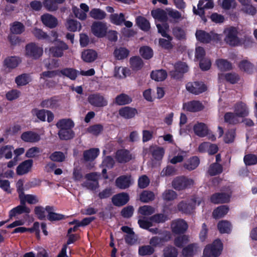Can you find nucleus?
I'll list each match as a JSON object with an SVG mask.
<instances>
[{
    "label": "nucleus",
    "instance_id": "6ab92c4d",
    "mask_svg": "<svg viewBox=\"0 0 257 257\" xmlns=\"http://www.w3.org/2000/svg\"><path fill=\"white\" fill-rule=\"evenodd\" d=\"M116 161L120 163H125L132 160L130 152L125 149H120L117 151L115 155Z\"/></svg>",
    "mask_w": 257,
    "mask_h": 257
},
{
    "label": "nucleus",
    "instance_id": "f257e3e1",
    "mask_svg": "<svg viewBox=\"0 0 257 257\" xmlns=\"http://www.w3.org/2000/svg\"><path fill=\"white\" fill-rule=\"evenodd\" d=\"M223 249V244L219 239H216L211 244H207L203 250L204 257H218Z\"/></svg>",
    "mask_w": 257,
    "mask_h": 257
},
{
    "label": "nucleus",
    "instance_id": "79ce46f5",
    "mask_svg": "<svg viewBox=\"0 0 257 257\" xmlns=\"http://www.w3.org/2000/svg\"><path fill=\"white\" fill-rule=\"evenodd\" d=\"M132 101V98L125 93H121L115 98V103L118 105H124L130 104Z\"/></svg>",
    "mask_w": 257,
    "mask_h": 257
},
{
    "label": "nucleus",
    "instance_id": "7ed1b4c3",
    "mask_svg": "<svg viewBox=\"0 0 257 257\" xmlns=\"http://www.w3.org/2000/svg\"><path fill=\"white\" fill-rule=\"evenodd\" d=\"M193 184L194 180L192 179L184 176L177 177L172 183L173 187L178 191L190 188Z\"/></svg>",
    "mask_w": 257,
    "mask_h": 257
},
{
    "label": "nucleus",
    "instance_id": "ea45409f",
    "mask_svg": "<svg viewBox=\"0 0 257 257\" xmlns=\"http://www.w3.org/2000/svg\"><path fill=\"white\" fill-rule=\"evenodd\" d=\"M167 76V72L163 69L153 71L151 73V77L156 81H163Z\"/></svg>",
    "mask_w": 257,
    "mask_h": 257
},
{
    "label": "nucleus",
    "instance_id": "0eeeda50",
    "mask_svg": "<svg viewBox=\"0 0 257 257\" xmlns=\"http://www.w3.org/2000/svg\"><path fill=\"white\" fill-rule=\"evenodd\" d=\"M88 101L92 106L101 107L107 105V100L99 93H93L88 97Z\"/></svg>",
    "mask_w": 257,
    "mask_h": 257
},
{
    "label": "nucleus",
    "instance_id": "bb28decb",
    "mask_svg": "<svg viewBox=\"0 0 257 257\" xmlns=\"http://www.w3.org/2000/svg\"><path fill=\"white\" fill-rule=\"evenodd\" d=\"M100 153L98 148H90L83 152V156L86 162L94 161L99 155Z\"/></svg>",
    "mask_w": 257,
    "mask_h": 257
},
{
    "label": "nucleus",
    "instance_id": "f8f14e48",
    "mask_svg": "<svg viewBox=\"0 0 257 257\" xmlns=\"http://www.w3.org/2000/svg\"><path fill=\"white\" fill-rule=\"evenodd\" d=\"M33 165V160L28 159L20 163L17 167L16 173L17 175L22 176L29 173Z\"/></svg>",
    "mask_w": 257,
    "mask_h": 257
},
{
    "label": "nucleus",
    "instance_id": "e2e57ef3",
    "mask_svg": "<svg viewBox=\"0 0 257 257\" xmlns=\"http://www.w3.org/2000/svg\"><path fill=\"white\" fill-rule=\"evenodd\" d=\"M13 147L10 145H6L0 148V157L4 155L7 159H10L12 158V150Z\"/></svg>",
    "mask_w": 257,
    "mask_h": 257
},
{
    "label": "nucleus",
    "instance_id": "774afa93",
    "mask_svg": "<svg viewBox=\"0 0 257 257\" xmlns=\"http://www.w3.org/2000/svg\"><path fill=\"white\" fill-rule=\"evenodd\" d=\"M163 251L164 257H177L178 255L177 249L172 246L166 247Z\"/></svg>",
    "mask_w": 257,
    "mask_h": 257
},
{
    "label": "nucleus",
    "instance_id": "bf43d9fd",
    "mask_svg": "<svg viewBox=\"0 0 257 257\" xmlns=\"http://www.w3.org/2000/svg\"><path fill=\"white\" fill-rule=\"evenodd\" d=\"M243 162L245 166H250L257 164V155L248 154L244 155Z\"/></svg>",
    "mask_w": 257,
    "mask_h": 257
},
{
    "label": "nucleus",
    "instance_id": "c9c22d12",
    "mask_svg": "<svg viewBox=\"0 0 257 257\" xmlns=\"http://www.w3.org/2000/svg\"><path fill=\"white\" fill-rule=\"evenodd\" d=\"M58 135L61 140H69L74 137L75 133L72 129L60 128Z\"/></svg>",
    "mask_w": 257,
    "mask_h": 257
},
{
    "label": "nucleus",
    "instance_id": "4468645a",
    "mask_svg": "<svg viewBox=\"0 0 257 257\" xmlns=\"http://www.w3.org/2000/svg\"><path fill=\"white\" fill-rule=\"evenodd\" d=\"M195 201L192 202L182 201L178 204L177 209L182 213L190 214L195 208Z\"/></svg>",
    "mask_w": 257,
    "mask_h": 257
},
{
    "label": "nucleus",
    "instance_id": "9d476101",
    "mask_svg": "<svg viewBox=\"0 0 257 257\" xmlns=\"http://www.w3.org/2000/svg\"><path fill=\"white\" fill-rule=\"evenodd\" d=\"M187 222L183 219H179L172 222L171 228L172 232L175 234H183L188 228Z\"/></svg>",
    "mask_w": 257,
    "mask_h": 257
},
{
    "label": "nucleus",
    "instance_id": "aec40b11",
    "mask_svg": "<svg viewBox=\"0 0 257 257\" xmlns=\"http://www.w3.org/2000/svg\"><path fill=\"white\" fill-rule=\"evenodd\" d=\"M46 211L48 213L47 219L50 221H59L65 219V215L53 212V206L47 205L45 207Z\"/></svg>",
    "mask_w": 257,
    "mask_h": 257
},
{
    "label": "nucleus",
    "instance_id": "4be33fe9",
    "mask_svg": "<svg viewBox=\"0 0 257 257\" xmlns=\"http://www.w3.org/2000/svg\"><path fill=\"white\" fill-rule=\"evenodd\" d=\"M196 135L199 137H204L209 134V130L206 124L203 122H197L193 126Z\"/></svg>",
    "mask_w": 257,
    "mask_h": 257
},
{
    "label": "nucleus",
    "instance_id": "dca6fc26",
    "mask_svg": "<svg viewBox=\"0 0 257 257\" xmlns=\"http://www.w3.org/2000/svg\"><path fill=\"white\" fill-rule=\"evenodd\" d=\"M171 238V235L169 232H166L163 237L158 236H153L150 240V244L152 247H161L165 242L168 241Z\"/></svg>",
    "mask_w": 257,
    "mask_h": 257
},
{
    "label": "nucleus",
    "instance_id": "b1692460",
    "mask_svg": "<svg viewBox=\"0 0 257 257\" xmlns=\"http://www.w3.org/2000/svg\"><path fill=\"white\" fill-rule=\"evenodd\" d=\"M131 184L130 176L121 175L118 177L115 180L116 186L121 189H125L128 188Z\"/></svg>",
    "mask_w": 257,
    "mask_h": 257
},
{
    "label": "nucleus",
    "instance_id": "c85d7f7f",
    "mask_svg": "<svg viewBox=\"0 0 257 257\" xmlns=\"http://www.w3.org/2000/svg\"><path fill=\"white\" fill-rule=\"evenodd\" d=\"M31 212L30 208L23 205H18L13 208L9 211V217L12 219L17 215L22 214L23 213L29 214Z\"/></svg>",
    "mask_w": 257,
    "mask_h": 257
},
{
    "label": "nucleus",
    "instance_id": "052dcab7",
    "mask_svg": "<svg viewBox=\"0 0 257 257\" xmlns=\"http://www.w3.org/2000/svg\"><path fill=\"white\" fill-rule=\"evenodd\" d=\"M67 29L71 32H75L78 29L80 31L81 28V24L77 21L73 19H70L67 21Z\"/></svg>",
    "mask_w": 257,
    "mask_h": 257
},
{
    "label": "nucleus",
    "instance_id": "5fc2aeb1",
    "mask_svg": "<svg viewBox=\"0 0 257 257\" xmlns=\"http://www.w3.org/2000/svg\"><path fill=\"white\" fill-rule=\"evenodd\" d=\"M172 32L174 36L177 40L180 41L186 40V32L182 28L175 27L173 28Z\"/></svg>",
    "mask_w": 257,
    "mask_h": 257
},
{
    "label": "nucleus",
    "instance_id": "473e14b6",
    "mask_svg": "<svg viewBox=\"0 0 257 257\" xmlns=\"http://www.w3.org/2000/svg\"><path fill=\"white\" fill-rule=\"evenodd\" d=\"M197 40L203 43H209L212 40L211 36L203 30H197L195 33Z\"/></svg>",
    "mask_w": 257,
    "mask_h": 257
},
{
    "label": "nucleus",
    "instance_id": "a18cd8bd",
    "mask_svg": "<svg viewBox=\"0 0 257 257\" xmlns=\"http://www.w3.org/2000/svg\"><path fill=\"white\" fill-rule=\"evenodd\" d=\"M136 23L138 27L144 31H148L150 29L149 21L144 17H138L136 18Z\"/></svg>",
    "mask_w": 257,
    "mask_h": 257
},
{
    "label": "nucleus",
    "instance_id": "f3484780",
    "mask_svg": "<svg viewBox=\"0 0 257 257\" xmlns=\"http://www.w3.org/2000/svg\"><path fill=\"white\" fill-rule=\"evenodd\" d=\"M41 19L44 25L51 29L55 28L58 25L57 18L48 13L42 15Z\"/></svg>",
    "mask_w": 257,
    "mask_h": 257
},
{
    "label": "nucleus",
    "instance_id": "2f4dec72",
    "mask_svg": "<svg viewBox=\"0 0 257 257\" xmlns=\"http://www.w3.org/2000/svg\"><path fill=\"white\" fill-rule=\"evenodd\" d=\"M217 229L220 233H230L232 230L231 223L225 220L219 221L217 223Z\"/></svg>",
    "mask_w": 257,
    "mask_h": 257
},
{
    "label": "nucleus",
    "instance_id": "c03bdc74",
    "mask_svg": "<svg viewBox=\"0 0 257 257\" xmlns=\"http://www.w3.org/2000/svg\"><path fill=\"white\" fill-rule=\"evenodd\" d=\"M89 16L94 20H102L105 18L106 14L100 9L94 8L90 11Z\"/></svg>",
    "mask_w": 257,
    "mask_h": 257
},
{
    "label": "nucleus",
    "instance_id": "ddd939ff",
    "mask_svg": "<svg viewBox=\"0 0 257 257\" xmlns=\"http://www.w3.org/2000/svg\"><path fill=\"white\" fill-rule=\"evenodd\" d=\"M183 107L188 111L196 112L202 110L204 106L200 101L194 100L184 103Z\"/></svg>",
    "mask_w": 257,
    "mask_h": 257
},
{
    "label": "nucleus",
    "instance_id": "e433bc0d",
    "mask_svg": "<svg viewBox=\"0 0 257 257\" xmlns=\"http://www.w3.org/2000/svg\"><path fill=\"white\" fill-rule=\"evenodd\" d=\"M74 122L70 118H63L59 120L56 125L58 128L72 129L74 126Z\"/></svg>",
    "mask_w": 257,
    "mask_h": 257
},
{
    "label": "nucleus",
    "instance_id": "a211bd4d",
    "mask_svg": "<svg viewBox=\"0 0 257 257\" xmlns=\"http://www.w3.org/2000/svg\"><path fill=\"white\" fill-rule=\"evenodd\" d=\"M230 200V196L226 193H215L210 197V201L214 204L227 203Z\"/></svg>",
    "mask_w": 257,
    "mask_h": 257
},
{
    "label": "nucleus",
    "instance_id": "4c0bfd02",
    "mask_svg": "<svg viewBox=\"0 0 257 257\" xmlns=\"http://www.w3.org/2000/svg\"><path fill=\"white\" fill-rule=\"evenodd\" d=\"M239 69L248 74L252 73L254 69V65L247 60H242L238 64Z\"/></svg>",
    "mask_w": 257,
    "mask_h": 257
},
{
    "label": "nucleus",
    "instance_id": "338daca9",
    "mask_svg": "<svg viewBox=\"0 0 257 257\" xmlns=\"http://www.w3.org/2000/svg\"><path fill=\"white\" fill-rule=\"evenodd\" d=\"M189 241L188 237L186 235H183L176 237L174 241L175 245L178 247L182 248Z\"/></svg>",
    "mask_w": 257,
    "mask_h": 257
},
{
    "label": "nucleus",
    "instance_id": "603ef678",
    "mask_svg": "<svg viewBox=\"0 0 257 257\" xmlns=\"http://www.w3.org/2000/svg\"><path fill=\"white\" fill-rule=\"evenodd\" d=\"M124 15L123 13L112 14L109 16L110 21L112 24L117 26H120L124 22Z\"/></svg>",
    "mask_w": 257,
    "mask_h": 257
},
{
    "label": "nucleus",
    "instance_id": "13d9d810",
    "mask_svg": "<svg viewBox=\"0 0 257 257\" xmlns=\"http://www.w3.org/2000/svg\"><path fill=\"white\" fill-rule=\"evenodd\" d=\"M11 32L13 34H21L25 31V26L19 22L13 23L10 28Z\"/></svg>",
    "mask_w": 257,
    "mask_h": 257
},
{
    "label": "nucleus",
    "instance_id": "20e7f679",
    "mask_svg": "<svg viewBox=\"0 0 257 257\" xmlns=\"http://www.w3.org/2000/svg\"><path fill=\"white\" fill-rule=\"evenodd\" d=\"M26 55L27 57L35 60L38 59L43 54V50L42 47L35 43H30L25 47Z\"/></svg>",
    "mask_w": 257,
    "mask_h": 257
},
{
    "label": "nucleus",
    "instance_id": "f03ea898",
    "mask_svg": "<svg viewBox=\"0 0 257 257\" xmlns=\"http://www.w3.org/2000/svg\"><path fill=\"white\" fill-rule=\"evenodd\" d=\"M225 35L224 41L231 46H237L241 44V40L238 37V31L236 28L230 27L224 31Z\"/></svg>",
    "mask_w": 257,
    "mask_h": 257
},
{
    "label": "nucleus",
    "instance_id": "393cba45",
    "mask_svg": "<svg viewBox=\"0 0 257 257\" xmlns=\"http://www.w3.org/2000/svg\"><path fill=\"white\" fill-rule=\"evenodd\" d=\"M167 12L160 8H157L151 11L152 16L155 19L162 23H167L168 20Z\"/></svg>",
    "mask_w": 257,
    "mask_h": 257
},
{
    "label": "nucleus",
    "instance_id": "a878e982",
    "mask_svg": "<svg viewBox=\"0 0 257 257\" xmlns=\"http://www.w3.org/2000/svg\"><path fill=\"white\" fill-rule=\"evenodd\" d=\"M79 71L73 68H65L59 70L61 76L66 77L71 80H75L79 75Z\"/></svg>",
    "mask_w": 257,
    "mask_h": 257
},
{
    "label": "nucleus",
    "instance_id": "09e8293b",
    "mask_svg": "<svg viewBox=\"0 0 257 257\" xmlns=\"http://www.w3.org/2000/svg\"><path fill=\"white\" fill-rule=\"evenodd\" d=\"M139 52L141 56L146 60H149L153 56V49L149 46H142L140 48Z\"/></svg>",
    "mask_w": 257,
    "mask_h": 257
},
{
    "label": "nucleus",
    "instance_id": "c756f323",
    "mask_svg": "<svg viewBox=\"0 0 257 257\" xmlns=\"http://www.w3.org/2000/svg\"><path fill=\"white\" fill-rule=\"evenodd\" d=\"M81 57L82 60L86 62H92L97 58V53L93 50L87 49L82 52Z\"/></svg>",
    "mask_w": 257,
    "mask_h": 257
},
{
    "label": "nucleus",
    "instance_id": "680f3d73",
    "mask_svg": "<svg viewBox=\"0 0 257 257\" xmlns=\"http://www.w3.org/2000/svg\"><path fill=\"white\" fill-rule=\"evenodd\" d=\"M223 168L221 165L218 163L212 164L210 166L208 173L211 176H215L222 172Z\"/></svg>",
    "mask_w": 257,
    "mask_h": 257
},
{
    "label": "nucleus",
    "instance_id": "0e129e2a",
    "mask_svg": "<svg viewBox=\"0 0 257 257\" xmlns=\"http://www.w3.org/2000/svg\"><path fill=\"white\" fill-rule=\"evenodd\" d=\"M196 247L195 243H191L182 249V254L185 257H192L194 254V249Z\"/></svg>",
    "mask_w": 257,
    "mask_h": 257
},
{
    "label": "nucleus",
    "instance_id": "6e6d98bb",
    "mask_svg": "<svg viewBox=\"0 0 257 257\" xmlns=\"http://www.w3.org/2000/svg\"><path fill=\"white\" fill-rule=\"evenodd\" d=\"M155 251L154 248L151 245H145L139 247V254L142 256L151 255Z\"/></svg>",
    "mask_w": 257,
    "mask_h": 257
},
{
    "label": "nucleus",
    "instance_id": "2eb2a0df",
    "mask_svg": "<svg viewBox=\"0 0 257 257\" xmlns=\"http://www.w3.org/2000/svg\"><path fill=\"white\" fill-rule=\"evenodd\" d=\"M65 0H43V5L48 12H56L59 9L58 5L62 4Z\"/></svg>",
    "mask_w": 257,
    "mask_h": 257
},
{
    "label": "nucleus",
    "instance_id": "9b49d317",
    "mask_svg": "<svg viewBox=\"0 0 257 257\" xmlns=\"http://www.w3.org/2000/svg\"><path fill=\"white\" fill-rule=\"evenodd\" d=\"M130 200V197L127 193L122 192L114 195L111 199L113 204L117 207L125 205Z\"/></svg>",
    "mask_w": 257,
    "mask_h": 257
},
{
    "label": "nucleus",
    "instance_id": "864d4df0",
    "mask_svg": "<svg viewBox=\"0 0 257 257\" xmlns=\"http://www.w3.org/2000/svg\"><path fill=\"white\" fill-rule=\"evenodd\" d=\"M167 39L164 38H160L159 39V45L163 49L166 50H170L173 49V45L172 43L173 37L170 36V38H166Z\"/></svg>",
    "mask_w": 257,
    "mask_h": 257
},
{
    "label": "nucleus",
    "instance_id": "cd10ccee",
    "mask_svg": "<svg viewBox=\"0 0 257 257\" xmlns=\"http://www.w3.org/2000/svg\"><path fill=\"white\" fill-rule=\"evenodd\" d=\"M234 112L240 117H244L247 116L248 111L245 103L239 102L236 103L234 106Z\"/></svg>",
    "mask_w": 257,
    "mask_h": 257
},
{
    "label": "nucleus",
    "instance_id": "3c124183",
    "mask_svg": "<svg viewBox=\"0 0 257 257\" xmlns=\"http://www.w3.org/2000/svg\"><path fill=\"white\" fill-rule=\"evenodd\" d=\"M238 116L234 112H227L224 114V122L229 124H236L239 122Z\"/></svg>",
    "mask_w": 257,
    "mask_h": 257
},
{
    "label": "nucleus",
    "instance_id": "69168bd1",
    "mask_svg": "<svg viewBox=\"0 0 257 257\" xmlns=\"http://www.w3.org/2000/svg\"><path fill=\"white\" fill-rule=\"evenodd\" d=\"M21 95V92L16 89H13L8 91L6 94V98L9 101H13L17 99Z\"/></svg>",
    "mask_w": 257,
    "mask_h": 257
},
{
    "label": "nucleus",
    "instance_id": "49530a36",
    "mask_svg": "<svg viewBox=\"0 0 257 257\" xmlns=\"http://www.w3.org/2000/svg\"><path fill=\"white\" fill-rule=\"evenodd\" d=\"M155 199V194L149 190H144L140 195V200L143 203H148Z\"/></svg>",
    "mask_w": 257,
    "mask_h": 257
},
{
    "label": "nucleus",
    "instance_id": "72a5a7b5",
    "mask_svg": "<svg viewBox=\"0 0 257 257\" xmlns=\"http://www.w3.org/2000/svg\"><path fill=\"white\" fill-rule=\"evenodd\" d=\"M58 101L57 97L54 96L42 100L40 103V106L43 108L53 109L57 106Z\"/></svg>",
    "mask_w": 257,
    "mask_h": 257
},
{
    "label": "nucleus",
    "instance_id": "8fccbe9b",
    "mask_svg": "<svg viewBox=\"0 0 257 257\" xmlns=\"http://www.w3.org/2000/svg\"><path fill=\"white\" fill-rule=\"evenodd\" d=\"M19 63V58L16 56L8 57L4 60V65L9 68H15Z\"/></svg>",
    "mask_w": 257,
    "mask_h": 257
},
{
    "label": "nucleus",
    "instance_id": "de8ad7c7",
    "mask_svg": "<svg viewBox=\"0 0 257 257\" xmlns=\"http://www.w3.org/2000/svg\"><path fill=\"white\" fill-rule=\"evenodd\" d=\"M129 53V50L126 48L124 47H119V48H116L114 50L113 55L116 59L122 60L128 56Z\"/></svg>",
    "mask_w": 257,
    "mask_h": 257
},
{
    "label": "nucleus",
    "instance_id": "423d86ee",
    "mask_svg": "<svg viewBox=\"0 0 257 257\" xmlns=\"http://www.w3.org/2000/svg\"><path fill=\"white\" fill-rule=\"evenodd\" d=\"M188 71V67L186 63L180 61L175 64L174 70L170 71V75L175 79H180Z\"/></svg>",
    "mask_w": 257,
    "mask_h": 257
},
{
    "label": "nucleus",
    "instance_id": "f704fd0d",
    "mask_svg": "<svg viewBox=\"0 0 257 257\" xmlns=\"http://www.w3.org/2000/svg\"><path fill=\"white\" fill-rule=\"evenodd\" d=\"M229 210V207L227 206L221 205L213 210L212 216L215 219L222 218L228 213Z\"/></svg>",
    "mask_w": 257,
    "mask_h": 257
},
{
    "label": "nucleus",
    "instance_id": "4d7b16f0",
    "mask_svg": "<svg viewBox=\"0 0 257 257\" xmlns=\"http://www.w3.org/2000/svg\"><path fill=\"white\" fill-rule=\"evenodd\" d=\"M15 82L18 86H25L30 82V78L28 74L24 73L16 77Z\"/></svg>",
    "mask_w": 257,
    "mask_h": 257
},
{
    "label": "nucleus",
    "instance_id": "5701e85b",
    "mask_svg": "<svg viewBox=\"0 0 257 257\" xmlns=\"http://www.w3.org/2000/svg\"><path fill=\"white\" fill-rule=\"evenodd\" d=\"M118 113L120 116L125 119H130L135 117L138 113V111L135 108L125 106L119 109Z\"/></svg>",
    "mask_w": 257,
    "mask_h": 257
},
{
    "label": "nucleus",
    "instance_id": "6e6552de",
    "mask_svg": "<svg viewBox=\"0 0 257 257\" xmlns=\"http://www.w3.org/2000/svg\"><path fill=\"white\" fill-rule=\"evenodd\" d=\"M186 88L188 91L195 95L202 93L207 90L206 85L202 82L199 81L187 83Z\"/></svg>",
    "mask_w": 257,
    "mask_h": 257
},
{
    "label": "nucleus",
    "instance_id": "1a4fd4ad",
    "mask_svg": "<svg viewBox=\"0 0 257 257\" xmlns=\"http://www.w3.org/2000/svg\"><path fill=\"white\" fill-rule=\"evenodd\" d=\"M68 45L62 41H58L54 46L50 48V52L55 57H61L63 55V52L68 49Z\"/></svg>",
    "mask_w": 257,
    "mask_h": 257
},
{
    "label": "nucleus",
    "instance_id": "7c9ffc66",
    "mask_svg": "<svg viewBox=\"0 0 257 257\" xmlns=\"http://www.w3.org/2000/svg\"><path fill=\"white\" fill-rule=\"evenodd\" d=\"M199 163V158L197 156H193L184 163L183 167L189 171H192L195 169L198 166Z\"/></svg>",
    "mask_w": 257,
    "mask_h": 257
},
{
    "label": "nucleus",
    "instance_id": "412c9836",
    "mask_svg": "<svg viewBox=\"0 0 257 257\" xmlns=\"http://www.w3.org/2000/svg\"><path fill=\"white\" fill-rule=\"evenodd\" d=\"M22 140L27 143H36L39 142L41 137L37 133L33 131L25 132L21 135Z\"/></svg>",
    "mask_w": 257,
    "mask_h": 257
},
{
    "label": "nucleus",
    "instance_id": "39448f33",
    "mask_svg": "<svg viewBox=\"0 0 257 257\" xmlns=\"http://www.w3.org/2000/svg\"><path fill=\"white\" fill-rule=\"evenodd\" d=\"M91 31L97 38H103L107 32L106 23L101 21H94L91 26Z\"/></svg>",
    "mask_w": 257,
    "mask_h": 257
},
{
    "label": "nucleus",
    "instance_id": "a19ab883",
    "mask_svg": "<svg viewBox=\"0 0 257 257\" xmlns=\"http://www.w3.org/2000/svg\"><path fill=\"white\" fill-rule=\"evenodd\" d=\"M150 151L153 158L157 161L161 160L164 155V150L162 147H150Z\"/></svg>",
    "mask_w": 257,
    "mask_h": 257
},
{
    "label": "nucleus",
    "instance_id": "58836bf2",
    "mask_svg": "<svg viewBox=\"0 0 257 257\" xmlns=\"http://www.w3.org/2000/svg\"><path fill=\"white\" fill-rule=\"evenodd\" d=\"M218 68L221 71H227L232 69V64L226 59H219L216 60Z\"/></svg>",
    "mask_w": 257,
    "mask_h": 257
},
{
    "label": "nucleus",
    "instance_id": "37998d69",
    "mask_svg": "<svg viewBox=\"0 0 257 257\" xmlns=\"http://www.w3.org/2000/svg\"><path fill=\"white\" fill-rule=\"evenodd\" d=\"M130 62L131 68L135 71L141 69L144 65L143 61L139 56H134L131 58Z\"/></svg>",
    "mask_w": 257,
    "mask_h": 257
}]
</instances>
